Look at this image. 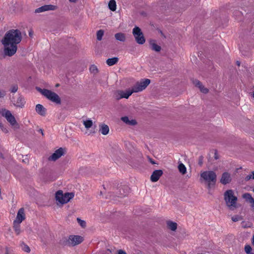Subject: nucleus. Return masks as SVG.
Returning a JSON list of instances; mask_svg holds the SVG:
<instances>
[{
    "mask_svg": "<svg viewBox=\"0 0 254 254\" xmlns=\"http://www.w3.org/2000/svg\"><path fill=\"white\" fill-rule=\"evenodd\" d=\"M232 181V177L230 173L225 172H224L221 176L220 182L223 185H227L231 183Z\"/></svg>",
    "mask_w": 254,
    "mask_h": 254,
    "instance_id": "nucleus-12",
    "label": "nucleus"
},
{
    "mask_svg": "<svg viewBox=\"0 0 254 254\" xmlns=\"http://www.w3.org/2000/svg\"><path fill=\"white\" fill-rule=\"evenodd\" d=\"M25 219V214L24 212V209L21 208L18 211L16 219L14 220L13 222L15 223H21Z\"/></svg>",
    "mask_w": 254,
    "mask_h": 254,
    "instance_id": "nucleus-13",
    "label": "nucleus"
},
{
    "mask_svg": "<svg viewBox=\"0 0 254 254\" xmlns=\"http://www.w3.org/2000/svg\"><path fill=\"white\" fill-rule=\"evenodd\" d=\"M132 93L131 89H128L125 91L117 90L115 92L114 96L115 98L119 100L122 98L127 99Z\"/></svg>",
    "mask_w": 254,
    "mask_h": 254,
    "instance_id": "nucleus-10",
    "label": "nucleus"
},
{
    "mask_svg": "<svg viewBox=\"0 0 254 254\" xmlns=\"http://www.w3.org/2000/svg\"><path fill=\"white\" fill-rule=\"evenodd\" d=\"M253 244L254 245V236H253Z\"/></svg>",
    "mask_w": 254,
    "mask_h": 254,
    "instance_id": "nucleus-44",
    "label": "nucleus"
},
{
    "mask_svg": "<svg viewBox=\"0 0 254 254\" xmlns=\"http://www.w3.org/2000/svg\"><path fill=\"white\" fill-rule=\"evenodd\" d=\"M253 191L254 192V189H253Z\"/></svg>",
    "mask_w": 254,
    "mask_h": 254,
    "instance_id": "nucleus-52",
    "label": "nucleus"
},
{
    "mask_svg": "<svg viewBox=\"0 0 254 254\" xmlns=\"http://www.w3.org/2000/svg\"><path fill=\"white\" fill-rule=\"evenodd\" d=\"M35 110L38 114L42 116L46 115V109L41 104H37L36 106Z\"/></svg>",
    "mask_w": 254,
    "mask_h": 254,
    "instance_id": "nucleus-17",
    "label": "nucleus"
},
{
    "mask_svg": "<svg viewBox=\"0 0 254 254\" xmlns=\"http://www.w3.org/2000/svg\"><path fill=\"white\" fill-rule=\"evenodd\" d=\"M69 1L71 2H75L77 0H69Z\"/></svg>",
    "mask_w": 254,
    "mask_h": 254,
    "instance_id": "nucleus-42",
    "label": "nucleus"
},
{
    "mask_svg": "<svg viewBox=\"0 0 254 254\" xmlns=\"http://www.w3.org/2000/svg\"><path fill=\"white\" fill-rule=\"evenodd\" d=\"M121 120L127 125L134 126L137 124L135 120L129 119L127 116L122 117Z\"/></svg>",
    "mask_w": 254,
    "mask_h": 254,
    "instance_id": "nucleus-18",
    "label": "nucleus"
},
{
    "mask_svg": "<svg viewBox=\"0 0 254 254\" xmlns=\"http://www.w3.org/2000/svg\"><path fill=\"white\" fill-rule=\"evenodd\" d=\"M99 131L103 135H107L109 132V127L105 124H101L99 125Z\"/></svg>",
    "mask_w": 254,
    "mask_h": 254,
    "instance_id": "nucleus-20",
    "label": "nucleus"
},
{
    "mask_svg": "<svg viewBox=\"0 0 254 254\" xmlns=\"http://www.w3.org/2000/svg\"><path fill=\"white\" fill-rule=\"evenodd\" d=\"M11 101L15 106L20 108L23 107L25 103L24 98L21 96H19L16 100L13 98Z\"/></svg>",
    "mask_w": 254,
    "mask_h": 254,
    "instance_id": "nucleus-15",
    "label": "nucleus"
},
{
    "mask_svg": "<svg viewBox=\"0 0 254 254\" xmlns=\"http://www.w3.org/2000/svg\"><path fill=\"white\" fill-rule=\"evenodd\" d=\"M5 254H8V250H7V249H6Z\"/></svg>",
    "mask_w": 254,
    "mask_h": 254,
    "instance_id": "nucleus-45",
    "label": "nucleus"
},
{
    "mask_svg": "<svg viewBox=\"0 0 254 254\" xmlns=\"http://www.w3.org/2000/svg\"><path fill=\"white\" fill-rule=\"evenodd\" d=\"M245 251L247 254H252L251 253L252 251L251 247L250 245H246L245 247Z\"/></svg>",
    "mask_w": 254,
    "mask_h": 254,
    "instance_id": "nucleus-33",
    "label": "nucleus"
},
{
    "mask_svg": "<svg viewBox=\"0 0 254 254\" xmlns=\"http://www.w3.org/2000/svg\"><path fill=\"white\" fill-rule=\"evenodd\" d=\"M21 247L22 250L23 251H24V252H25L26 253H29L30 252V248L28 247V246H27L25 244L22 243V244L21 245Z\"/></svg>",
    "mask_w": 254,
    "mask_h": 254,
    "instance_id": "nucleus-30",
    "label": "nucleus"
},
{
    "mask_svg": "<svg viewBox=\"0 0 254 254\" xmlns=\"http://www.w3.org/2000/svg\"><path fill=\"white\" fill-rule=\"evenodd\" d=\"M90 71L91 73L94 74L98 72L97 66L94 65H92L90 67Z\"/></svg>",
    "mask_w": 254,
    "mask_h": 254,
    "instance_id": "nucleus-32",
    "label": "nucleus"
},
{
    "mask_svg": "<svg viewBox=\"0 0 254 254\" xmlns=\"http://www.w3.org/2000/svg\"><path fill=\"white\" fill-rule=\"evenodd\" d=\"M104 35V31L102 30H100L97 32V39L99 41H101Z\"/></svg>",
    "mask_w": 254,
    "mask_h": 254,
    "instance_id": "nucleus-31",
    "label": "nucleus"
},
{
    "mask_svg": "<svg viewBox=\"0 0 254 254\" xmlns=\"http://www.w3.org/2000/svg\"><path fill=\"white\" fill-rule=\"evenodd\" d=\"M150 80L149 79H142L139 82H137L132 87L131 90L133 93H137L144 90L150 84Z\"/></svg>",
    "mask_w": 254,
    "mask_h": 254,
    "instance_id": "nucleus-6",
    "label": "nucleus"
},
{
    "mask_svg": "<svg viewBox=\"0 0 254 254\" xmlns=\"http://www.w3.org/2000/svg\"><path fill=\"white\" fill-rule=\"evenodd\" d=\"M0 114L2 116L4 117L7 121L12 126L15 125H17L16 121L14 118V117L12 115L11 112L6 109H2Z\"/></svg>",
    "mask_w": 254,
    "mask_h": 254,
    "instance_id": "nucleus-9",
    "label": "nucleus"
},
{
    "mask_svg": "<svg viewBox=\"0 0 254 254\" xmlns=\"http://www.w3.org/2000/svg\"><path fill=\"white\" fill-rule=\"evenodd\" d=\"M83 124L86 129H89L93 126V122L90 119L83 121Z\"/></svg>",
    "mask_w": 254,
    "mask_h": 254,
    "instance_id": "nucleus-25",
    "label": "nucleus"
},
{
    "mask_svg": "<svg viewBox=\"0 0 254 254\" xmlns=\"http://www.w3.org/2000/svg\"><path fill=\"white\" fill-rule=\"evenodd\" d=\"M64 154V149L62 148H60L56 150L55 152L49 157V160L56 161L63 155Z\"/></svg>",
    "mask_w": 254,
    "mask_h": 254,
    "instance_id": "nucleus-14",
    "label": "nucleus"
},
{
    "mask_svg": "<svg viewBox=\"0 0 254 254\" xmlns=\"http://www.w3.org/2000/svg\"><path fill=\"white\" fill-rule=\"evenodd\" d=\"M21 40V34L18 30L12 29L7 32L2 41L4 55L8 57L14 55L17 51V45Z\"/></svg>",
    "mask_w": 254,
    "mask_h": 254,
    "instance_id": "nucleus-1",
    "label": "nucleus"
},
{
    "mask_svg": "<svg viewBox=\"0 0 254 254\" xmlns=\"http://www.w3.org/2000/svg\"><path fill=\"white\" fill-rule=\"evenodd\" d=\"M127 194V193L126 192H124L123 193L121 192V196H125Z\"/></svg>",
    "mask_w": 254,
    "mask_h": 254,
    "instance_id": "nucleus-40",
    "label": "nucleus"
},
{
    "mask_svg": "<svg viewBox=\"0 0 254 254\" xmlns=\"http://www.w3.org/2000/svg\"><path fill=\"white\" fill-rule=\"evenodd\" d=\"M37 89L43 95L51 101L57 104H61V98L59 96L54 92L46 89H42L37 88Z\"/></svg>",
    "mask_w": 254,
    "mask_h": 254,
    "instance_id": "nucleus-4",
    "label": "nucleus"
},
{
    "mask_svg": "<svg viewBox=\"0 0 254 254\" xmlns=\"http://www.w3.org/2000/svg\"><path fill=\"white\" fill-rule=\"evenodd\" d=\"M41 132H42V134H43V130H41Z\"/></svg>",
    "mask_w": 254,
    "mask_h": 254,
    "instance_id": "nucleus-49",
    "label": "nucleus"
},
{
    "mask_svg": "<svg viewBox=\"0 0 254 254\" xmlns=\"http://www.w3.org/2000/svg\"><path fill=\"white\" fill-rule=\"evenodd\" d=\"M216 178V174L213 171H206L200 173V179L207 183L209 189L215 184Z\"/></svg>",
    "mask_w": 254,
    "mask_h": 254,
    "instance_id": "nucleus-3",
    "label": "nucleus"
},
{
    "mask_svg": "<svg viewBox=\"0 0 254 254\" xmlns=\"http://www.w3.org/2000/svg\"><path fill=\"white\" fill-rule=\"evenodd\" d=\"M18 90V86L17 85H13V86L11 87V89H10V91L12 93H15Z\"/></svg>",
    "mask_w": 254,
    "mask_h": 254,
    "instance_id": "nucleus-36",
    "label": "nucleus"
},
{
    "mask_svg": "<svg viewBox=\"0 0 254 254\" xmlns=\"http://www.w3.org/2000/svg\"><path fill=\"white\" fill-rule=\"evenodd\" d=\"M57 8V6L52 5V4H48V5H45L43 6H42L39 8H36L35 10V13H41L47 11L49 10H55Z\"/></svg>",
    "mask_w": 254,
    "mask_h": 254,
    "instance_id": "nucleus-11",
    "label": "nucleus"
},
{
    "mask_svg": "<svg viewBox=\"0 0 254 254\" xmlns=\"http://www.w3.org/2000/svg\"><path fill=\"white\" fill-rule=\"evenodd\" d=\"M119 61V59L117 57H114L112 58L108 59L106 61L107 64L109 66H112L116 64Z\"/></svg>",
    "mask_w": 254,
    "mask_h": 254,
    "instance_id": "nucleus-23",
    "label": "nucleus"
},
{
    "mask_svg": "<svg viewBox=\"0 0 254 254\" xmlns=\"http://www.w3.org/2000/svg\"><path fill=\"white\" fill-rule=\"evenodd\" d=\"M151 162L152 164H155V162L151 160Z\"/></svg>",
    "mask_w": 254,
    "mask_h": 254,
    "instance_id": "nucleus-48",
    "label": "nucleus"
},
{
    "mask_svg": "<svg viewBox=\"0 0 254 254\" xmlns=\"http://www.w3.org/2000/svg\"><path fill=\"white\" fill-rule=\"evenodd\" d=\"M243 198L251 204L253 207L254 208V199L249 193H245L243 194Z\"/></svg>",
    "mask_w": 254,
    "mask_h": 254,
    "instance_id": "nucleus-21",
    "label": "nucleus"
},
{
    "mask_svg": "<svg viewBox=\"0 0 254 254\" xmlns=\"http://www.w3.org/2000/svg\"><path fill=\"white\" fill-rule=\"evenodd\" d=\"M132 34L135 38L136 42L139 44H143L145 39L140 28L135 26L132 30Z\"/></svg>",
    "mask_w": 254,
    "mask_h": 254,
    "instance_id": "nucleus-8",
    "label": "nucleus"
},
{
    "mask_svg": "<svg viewBox=\"0 0 254 254\" xmlns=\"http://www.w3.org/2000/svg\"><path fill=\"white\" fill-rule=\"evenodd\" d=\"M5 95V92L4 91H0V98L3 97Z\"/></svg>",
    "mask_w": 254,
    "mask_h": 254,
    "instance_id": "nucleus-39",
    "label": "nucleus"
},
{
    "mask_svg": "<svg viewBox=\"0 0 254 254\" xmlns=\"http://www.w3.org/2000/svg\"><path fill=\"white\" fill-rule=\"evenodd\" d=\"M74 196V194L72 192H66L63 193L62 190H58L56 193V200L60 203L62 204L67 203Z\"/></svg>",
    "mask_w": 254,
    "mask_h": 254,
    "instance_id": "nucleus-5",
    "label": "nucleus"
},
{
    "mask_svg": "<svg viewBox=\"0 0 254 254\" xmlns=\"http://www.w3.org/2000/svg\"><path fill=\"white\" fill-rule=\"evenodd\" d=\"M237 65H238V66H240V62H239V61H237Z\"/></svg>",
    "mask_w": 254,
    "mask_h": 254,
    "instance_id": "nucleus-43",
    "label": "nucleus"
},
{
    "mask_svg": "<svg viewBox=\"0 0 254 254\" xmlns=\"http://www.w3.org/2000/svg\"><path fill=\"white\" fill-rule=\"evenodd\" d=\"M168 227L173 231H176L177 228V224L175 222L169 221L167 223Z\"/></svg>",
    "mask_w": 254,
    "mask_h": 254,
    "instance_id": "nucleus-24",
    "label": "nucleus"
},
{
    "mask_svg": "<svg viewBox=\"0 0 254 254\" xmlns=\"http://www.w3.org/2000/svg\"><path fill=\"white\" fill-rule=\"evenodd\" d=\"M241 219H242V218L238 215H235L232 217V220L234 222H237L239 220H241Z\"/></svg>",
    "mask_w": 254,
    "mask_h": 254,
    "instance_id": "nucleus-35",
    "label": "nucleus"
},
{
    "mask_svg": "<svg viewBox=\"0 0 254 254\" xmlns=\"http://www.w3.org/2000/svg\"><path fill=\"white\" fill-rule=\"evenodd\" d=\"M253 97L254 98V93H253Z\"/></svg>",
    "mask_w": 254,
    "mask_h": 254,
    "instance_id": "nucleus-50",
    "label": "nucleus"
},
{
    "mask_svg": "<svg viewBox=\"0 0 254 254\" xmlns=\"http://www.w3.org/2000/svg\"><path fill=\"white\" fill-rule=\"evenodd\" d=\"M115 39L121 42H125L126 40V36L124 33L120 32L115 35Z\"/></svg>",
    "mask_w": 254,
    "mask_h": 254,
    "instance_id": "nucleus-22",
    "label": "nucleus"
},
{
    "mask_svg": "<svg viewBox=\"0 0 254 254\" xmlns=\"http://www.w3.org/2000/svg\"><path fill=\"white\" fill-rule=\"evenodd\" d=\"M193 84L195 86L197 87L203 93L205 94L208 92V90L206 88L204 87L199 81L195 80L193 81Z\"/></svg>",
    "mask_w": 254,
    "mask_h": 254,
    "instance_id": "nucleus-19",
    "label": "nucleus"
},
{
    "mask_svg": "<svg viewBox=\"0 0 254 254\" xmlns=\"http://www.w3.org/2000/svg\"><path fill=\"white\" fill-rule=\"evenodd\" d=\"M83 241L82 237L78 235H70L66 239L65 245L68 246H75L81 243Z\"/></svg>",
    "mask_w": 254,
    "mask_h": 254,
    "instance_id": "nucleus-7",
    "label": "nucleus"
},
{
    "mask_svg": "<svg viewBox=\"0 0 254 254\" xmlns=\"http://www.w3.org/2000/svg\"><path fill=\"white\" fill-rule=\"evenodd\" d=\"M199 164L200 165H201L202 164V161H200L199 162Z\"/></svg>",
    "mask_w": 254,
    "mask_h": 254,
    "instance_id": "nucleus-47",
    "label": "nucleus"
},
{
    "mask_svg": "<svg viewBox=\"0 0 254 254\" xmlns=\"http://www.w3.org/2000/svg\"><path fill=\"white\" fill-rule=\"evenodd\" d=\"M178 169L180 173L182 174H185L186 173V168L185 166L183 164L181 163L179 165Z\"/></svg>",
    "mask_w": 254,
    "mask_h": 254,
    "instance_id": "nucleus-29",
    "label": "nucleus"
},
{
    "mask_svg": "<svg viewBox=\"0 0 254 254\" xmlns=\"http://www.w3.org/2000/svg\"><path fill=\"white\" fill-rule=\"evenodd\" d=\"M77 221L82 227H84L86 226V222L79 218H77Z\"/></svg>",
    "mask_w": 254,
    "mask_h": 254,
    "instance_id": "nucleus-34",
    "label": "nucleus"
},
{
    "mask_svg": "<svg viewBox=\"0 0 254 254\" xmlns=\"http://www.w3.org/2000/svg\"><path fill=\"white\" fill-rule=\"evenodd\" d=\"M0 199H2V197H1V195H0Z\"/></svg>",
    "mask_w": 254,
    "mask_h": 254,
    "instance_id": "nucleus-51",
    "label": "nucleus"
},
{
    "mask_svg": "<svg viewBox=\"0 0 254 254\" xmlns=\"http://www.w3.org/2000/svg\"><path fill=\"white\" fill-rule=\"evenodd\" d=\"M162 175L163 171L162 170H155L152 173L150 177V180L152 182H156L159 179Z\"/></svg>",
    "mask_w": 254,
    "mask_h": 254,
    "instance_id": "nucleus-16",
    "label": "nucleus"
},
{
    "mask_svg": "<svg viewBox=\"0 0 254 254\" xmlns=\"http://www.w3.org/2000/svg\"><path fill=\"white\" fill-rule=\"evenodd\" d=\"M116 2L115 0H111L108 4L109 9L112 11H115L116 9Z\"/></svg>",
    "mask_w": 254,
    "mask_h": 254,
    "instance_id": "nucleus-26",
    "label": "nucleus"
},
{
    "mask_svg": "<svg viewBox=\"0 0 254 254\" xmlns=\"http://www.w3.org/2000/svg\"><path fill=\"white\" fill-rule=\"evenodd\" d=\"M252 174L253 175V179H254V171L252 172Z\"/></svg>",
    "mask_w": 254,
    "mask_h": 254,
    "instance_id": "nucleus-46",
    "label": "nucleus"
},
{
    "mask_svg": "<svg viewBox=\"0 0 254 254\" xmlns=\"http://www.w3.org/2000/svg\"><path fill=\"white\" fill-rule=\"evenodd\" d=\"M29 35L30 37H32V35H33V33L31 31H29Z\"/></svg>",
    "mask_w": 254,
    "mask_h": 254,
    "instance_id": "nucleus-41",
    "label": "nucleus"
},
{
    "mask_svg": "<svg viewBox=\"0 0 254 254\" xmlns=\"http://www.w3.org/2000/svg\"><path fill=\"white\" fill-rule=\"evenodd\" d=\"M150 45L152 49L156 52H160L161 49V47L154 42H151Z\"/></svg>",
    "mask_w": 254,
    "mask_h": 254,
    "instance_id": "nucleus-28",
    "label": "nucleus"
},
{
    "mask_svg": "<svg viewBox=\"0 0 254 254\" xmlns=\"http://www.w3.org/2000/svg\"><path fill=\"white\" fill-rule=\"evenodd\" d=\"M252 179H253V175L252 173L251 175H249L247 176L245 178V180L246 181H248Z\"/></svg>",
    "mask_w": 254,
    "mask_h": 254,
    "instance_id": "nucleus-37",
    "label": "nucleus"
},
{
    "mask_svg": "<svg viewBox=\"0 0 254 254\" xmlns=\"http://www.w3.org/2000/svg\"><path fill=\"white\" fill-rule=\"evenodd\" d=\"M117 252L118 254H127V253L123 250H119Z\"/></svg>",
    "mask_w": 254,
    "mask_h": 254,
    "instance_id": "nucleus-38",
    "label": "nucleus"
},
{
    "mask_svg": "<svg viewBox=\"0 0 254 254\" xmlns=\"http://www.w3.org/2000/svg\"><path fill=\"white\" fill-rule=\"evenodd\" d=\"M224 200L227 206L231 210H234L237 207V197L235 195L234 192L232 190H226L224 193Z\"/></svg>",
    "mask_w": 254,
    "mask_h": 254,
    "instance_id": "nucleus-2",
    "label": "nucleus"
},
{
    "mask_svg": "<svg viewBox=\"0 0 254 254\" xmlns=\"http://www.w3.org/2000/svg\"><path fill=\"white\" fill-rule=\"evenodd\" d=\"M13 229L16 235H19L21 232L20 223L13 222Z\"/></svg>",
    "mask_w": 254,
    "mask_h": 254,
    "instance_id": "nucleus-27",
    "label": "nucleus"
}]
</instances>
